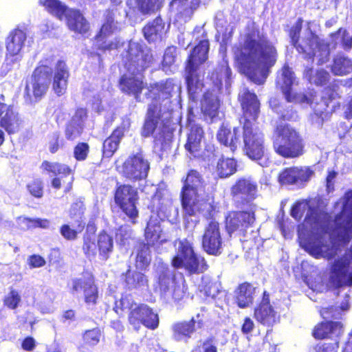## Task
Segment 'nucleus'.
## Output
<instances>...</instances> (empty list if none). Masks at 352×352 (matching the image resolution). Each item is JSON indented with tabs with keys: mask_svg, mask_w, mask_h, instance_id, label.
Instances as JSON below:
<instances>
[{
	"mask_svg": "<svg viewBox=\"0 0 352 352\" xmlns=\"http://www.w3.org/2000/svg\"><path fill=\"white\" fill-rule=\"evenodd\" d=\"M176 56V47H167L166 50H165L162 63V67L163 71H164L168 74L174 73L177 69V67L175 64Z\"/></svg>",
	"mask_w": 352,
	"mask_h": 352,
	"instance_id": "obj_45",
	"label": "nucleus"
},
{
	"mask_svg": "<svg viewBox=\"0 0 352 352\" xmlns=\"http://www.w3.org/2000/svg\"><path fill=\"white\" fill-rule=\"evenodd\" d=\"M40 3L47 12L60 20L65 19L71 10L59 0H40Z\"/></svg>",
	"mask_w": 352,
	"mask_h": 352,
	"instance_id": "obj_40",
	"label": "nucleus"
},
{
	"mask_svg": "<svg viewBox=\"0 0 352 352\" xmlns=\"http://www.w3.org/2000/svg\"><path fill=\"white\" fill-rule=\"evenodd\" d=\"M122 310L128 311V320L133 328L138 331L142 326L155 329L158 327L157 314L146 305L135 303L131 297L124 296L119 302ZM118 307V305H116Z\"/></svg>",
	"mask_w": 352,
	"mask_h": 352,
	"instance_id": "obj_8",
	"label": "nucleus"
},
{
	"mask_svg": "<svg viewBox=\"0 0 352 352\" xmlns=\"http://www.w3.org/2000/svg\"><path fill=\"white\" fill-rule=\"evenodd\" d=\"M318 108H314V113L311 116V120L314 124L319 127L322 125V123L325 119L327 118L328 113L324 111V106L328 107V104L321 103L318 104Z\"/></svg>",
	"mask_w": 352,
	"mask_h": 352,
	"instance_id": "obj_54",
	"label": "nucleus"
},
{
	"mask_svg": "<svg viewBox=\"0 0 352 352\" xmlns=\"http://www.w3.org/2000/svg\"><path fill=\"white\" fill-rule=\"evenodd\" d=\"M336 44L341 43L344 49L349 50L352 46V33L345 30L340 29L336 33L332 35Z\"/></svg>",
	"mask_w": 352,
	"mask_h": 352,
	"instance_id": "obj_50",
	"label": "nucleus"
},
{
	"mask_svg": "<svg viewBox=\"0 0 352 352\" xmlns=\"http://www.w3.org/2000/svg\"><path fill=\"white\" fill-rule=\"evenodd\" d=\"M60 233L67 240H74L77 236V231L72 229L68 225H64L61 227Z\"/></svg>",
	"mask_w": 352,
	"mask_h": 352,
	"instance_id": "obj_64",
	"label": "nucleus"
},
{
	"mask_svg": "<svg viewBox=\"0 0 352 352\" xmlns=\"http://www.w3.org/2000/svg\"><path fill=\"white\" fill-rule=\"evenodd\" d=\"M113 239L105 232H102L98 237V248L99 250V256L101 260L106 261L109 258V254L113 250Z\"/></svg>",
	"mask_w": 352,
	"mask_h": 352,
	"instance_id": "obj_43",
	"label": "nucleus"
},
{
	"mask_svg": "<svg viewBox=\"0 0 352 352\" xmlns=\"http://www.w3.org/2000/svg\"><path fill=\"white\" fill-rule=\"evenodd\" d=\"M219 101L213 92L208 91L201 101V111L205 120L212 122L219 114Z\"/></svg>",
	"mask_w": 352,
	"mask_h": 352,
	"instance_id": "obj_33",
	"label": "nucleus"
},
{
	"mask_svg": "<svg viewBox=\"0 0 352 352\" xmlns=\"http://www.w3.org/2000/svg\"><path fill=\"white\" fill-rule=\"evenodd\" d=\"M203 136L204 131L200 126L196 124L191 126L185 148L194 157L197 156L201 148Z\"/></svg>",
	"mask_w": 352,
	"mask_h": 352,
	"instance_id": "obj_35",
	"label": "nucleus"
},
{
	"mask_svg": "<svg viewBox=\"0 0 352 352\" xmlns=\"http://www.w3.org/2000/svg\"><path fill=\"white\" fill-rule=\"evenodd\" d=\"M41 168L54 175H62L65 177L72 173V170L68 166L58 162L44 161L41 164Z\"/></svg>",
	"mask_w": 352,
	"mask_h": 352,
	"instance_id": "obj_47",
	"label": "nucleus"
},
{
	"mask_svg": "<svg viewBox=\"0 0 352 352\" xmlns=\"http://www.w3.org/2000/svg\"><path fill=\"white\" fill-rule=\"evenodd\" d=\"M219 54L221 55L222 61L212 74V80L215 86L220 89L223 83L228 87L230 85V78L231 76V69L228 66V60L226 58V50L223 46L219 49Z\"/></svg>",
	"mask_w": 352,
	"mask_h": 352,
	"instance_id": "obj_27",
	"label": "nucleus"
},
{
	"mask_svg": "<svg viewBox=\"0 0 352 352\" xmlns=\"http://www.w3.org/2000/svg\"><path fill=\"white\" fill-rule=\"evenodd\" d=\"M304 77L311 84L322 85L329 80V74L324 69L314 71L312 68H306L304 72Z\"/></svg>",
	"mask_w": 352,
	"mask_h": 352,
	"instance_id": "obj_44",
	"label": "nucleus"
},
{
	"mask_svg": "<svg viewBox=\"0 0 352 352\" xmlns=\"http://www.w3.org/2000/svg\"><path fill=\"white\" fill-rule=\"evenodd\" d=\"M270 105L273 111L277 113L281 118L284 120H292L296 117V113L292 110L291 106L284 107L283 104L280 103L278 100L274 98L270 100Z\"/></svg>",
	"mask_w": 352,
	"mask_h": 352,
	"instance_id": "obj_48",
	"label": "nucleus"
},
{
	"mask_svg": "<svg viewBox=\"0 0 352 352\" xmlns=\"http://www.w3.org/2000/svg\"><path fill=\"white\" fill-rule=\"evenodd\" d=\"M52 69L47 65L38 66L34 71L31 81L26 85L25 97L29 102L40 100L47 92Z\"/></svg>",
	"mask_w": 352,
	"mask_h": 352,
	"instance_id": "obj_13",
	"label": "nucleus"
},
{
	"mask_svg": "<svg viewBox=\"0 0 352 352\" xmlns=\"http://www.w3.org/2000/svg\"><path fill=\"white\" fill-rule=\"evenodd\" d=\"M342 331V325L338 322H326L317 325L313 336L318 339H322L329 336H338Z\"/></svg>",
	"mask_w": 352,
	"mask_h": 352,
	"instance_id": "obj_36",
	"label": "nucleus"
},
{
	"mask_svg": "<svg viewBox=\"0 0 352 352\" xmlns=\"http://www.w3.org/2000/svg\"><path fill=\"white\" fill-rule=\"evenodd\" d=\"M138 199V191L130 185L120 186L115 193L116 203L131 219L138 217L136 204Z\"/></svg>",
	"mask_w": 352,
	"mask_h": 352,
	"instance_id": "obj_16",
	"label": "nucleus"
},
{
	"mask_svg": "<svg viewBox=\"0 0 352 352\" xmlns=\"http://www.w3.org/2000/svg\"><path fill=\"white\" fill-rule=\"evenodd\" d=\"M150 164L142 153L130 156L124 163L122 173L131 181H140L146 178Z\"/></svg>",
	"mask_w": 352,
	"mask_h": 352,
	"instance_id": "obj_17",
	"label": "nucleus"
},
{
	"mask_svg": "<svg viewBox=\"0 0 352 352\" xmlns=\"http://www.w3.org/2000/svg\"><path fill=\"white\" fill-rule=\"evenodd\" d=\"M129 125L128 120L123 122L122 125L115 129L111 136L104 140L103 143L104 156L110 157L117 151L120 140Z\"/></svg>",
	"mask_w": 352,
	"mask_h": 352,
	"instance_id": "obj_29",
	"label": "nucleus"
},
{
	"mask_svg": "<svg viewBox=\"0 0 352 352\" xmlns=\"http://www.w3.org/2000/svg\"><path fill=\"white\" fill-rule=\"evenodd\" d=\"M173 336L177 340L188 338L195 331V320L192 319L188 322H182L173 326Z\"/></svg>",
	"mask_w": 352,
	"mask_h": 352,
	"instance_id": "obj_41",
	"label": "nucleus"
},
{
	"mask_svg": "<svg viewBox=\"0 0 352 352\" xmlns=\"http://www.w3.org/2000/svg\"><path fill=\"white\" fill-rule=\"evenodd\" d=\"M157 280L161 296L167 302L179 301L185 294L184 280H176L173 272L164 265L157 267Z\"/></svg>",
	"mask_w": 352,
	"mask_h": 352,
	"instance_id": "obj_11",
	"label": "nucleus"
},
{
	"mask_svg": "<svg viewBox=\"0 0 352 352\" xmlns=\"http://www.w3.org/2000/svg\"><path fill=\"white\" fill-rule=\"evenodd\" d=\"M314 201L302 200L292 209L291 214L297 220L305 214L303 227L310 230L307 236L299 232L300 245L314 258L330 260L338 254L341 243L352 238V191L336 204V208L342 209V212L333 222H330L327 214L314 209Z\"/></svg>",
	"mask_w": 352,
	"mask_h": 352,
	"instance_id": "obj_1",
	"label": "nucleus"
},
{
	"mask_svg": "<svg viewBox=\"0 0 352 352\" xmlns=\"http://www.w3.org/2000/svg\"><path fill=\"white\" fill-rule=\"evenodd\" d=\"M89 152V146L86 143H80L74 148V157L77 160H85Z\"/></svg>",
	"mask_w": 352,
	"mask_h": 352,
	"instance_id": "obj_58",
	"label": "nucleus"
},
{
	"mask_svg": "<svg viewBox=\"0 0 352 352\" xmlns=\"http://www.w3.org/2000/svg\"><path fill=\"white\" fill-rule=\"evenodd\" d=\"M179 89V87L175 85L172 80L155 83L148 87L151 97H153V100L148 109L142 135L148 137L153 135L155 148L162 144V139H169V134L165 137L167 129L164 126V123L170 118V111L173 110L169 100L173 96L171 93L174 91L177 93Z\"/></svg>",
	"mask_w": 352,
	"mask_h": 352,
	"instance_id": "obj_3",
	"label": "nucleus"
},
{
	"mask_svg": "<svg viewBox=\"0 0 352 352\" xmlns=\"http://www.w3.org/2000/svg\"><path fill=\"white\" fill-rule=\"evenodd\" d=\"M145 239L147 245L153 246L165 243L168 239L162 232L160 220L151 216L145 229Z\"/></svg>",
	"mask_w": 352,
	"mask_h": 352,
	"instance_id": "obj_24",
	"label": "nucleus"
},
{
	"mask_svg": "<svg viewBox=\"0 0 352 352\" xmlns=\"http://www.w3.org/2000/svg\"><path fill=\"white\" fill-rule=\"evenodd\" d=\"M182 204L186 214L195 215L197 212L206 214L212 206L205 200V182L196 170H190L185 180L182 192Z\"/></svg>",
	"mask_w": 352,
	"mask_h": 352,
	"instance_id": "obj_6",
	"label": "nucleus"
},
{
	"mask_svg": "<svg viewBox=\"0 0 352 352\" xmlns=\"http://www.w3.org/2000/svg\"><path fill=\"white\" fill-rule=\"evenodd\" d=\"M236 163L233 158L220 159L217 163V171L221 177H227L235 173Z\"/></svg>",
	"mask_w": 352,
	"mask_h": 352,
	"instance_id": "obj_46",
	"label": "nucleus"
},
{
	"mask_svg": "<svg viewBox=\"0 0 352 352\" xmlns=\"http://www.w3.org/2000/svg\"><path fill=\"white\" fill-rule=\"evenodd\" d=\"M126 16L125 13L121 15L118 8L108 11L105 16L104 23L101 27L99 34L97 36L98 41H102L119 31L122 27V22Z\"/></svg>",
	"mask_w": 352,
	"mask_h": 352,
	"instance_id": "obj_19",
	"label": "nucleus"
},
{
	"mask_svg": "<svg viewBox=\"0 0 352 352\" xmlns=\"http://www.w3.org/2000/svg\"><path fill=\"white\" fill-rule=\"evenodd\" d=\"M87 118V111L85 109H78L72 116L70 122L83 127L84 122Z\"/></svg>",
	"mask_w": 352,
	"mask_h": 352,
	"instance_id": "obj_60",
	"label": "nucleus"
},
{
	"mask_svg": "<svg viewBox=\"0 0 352 352\" xmlns=\"http://www.w3.org/2000/svg\"><path fill=\"white\" fill-rule=\"evenodd\" d=\"M217 352L216 342L213 339H207L204 341L201 344V349L197 352ZM192 352H197L196 350L192 351Z\"/></svg>",
	"mask_w": 352,
	"mask_h": 352,
	"instance_id": "obj_63",
	"label": "nucleus"
},
{
	"mask_svg": "<svg viewBox=\"0 0 352 352\" xmlns=\"http://www.w3.org/2000/svg\"><path fill=\"white\" fill-rule=\"evenodd\" d=\"M296 83V78L294 72L288 67L285 65L280 74L278 76L277 85L280 89L286 100L288 102H294L299 104H311L314 98L312 96H308L304 94H297L292 91L291 87Z\"/></svg>",
	"mask_w": 352,
	"mask_h": 352,
	"instance_id": "obj_15",
	"label": "nucleus"
},
{
	"mask_svg": "<svg viewBox=\"0 0 352 352\" xmlns=\"http://www.w3.org/2000/svg\"><path fill=\"white\" fill-rule=\"evenodd\" d=\"M144 87L142 78L140 74L129 72L124 74L120 80V89L129 94H133L135 98H138V95Z\"/></svg>",
	"mask_w": 352,
	"mask_h": 352,
	"instance_id": "obj_23",
	"label": "nucleus"
},
{
	"mask_svg": "<svg viewBox=\"0 0 352 352\" xmlns=\"http://www.w3.org/2000/svg\"><path fill=\"white\" fill-rule=\"evenodd\" d=\"M26 38V34L21 30L16 29L10 32L6 39V64L18 60V56L24 46Z\"/></svg>",
	"mask_w": 352,
	"mask_h": 352,
	"instance_id": "obj_21",
	"label": "nucleus"
},
{
	"mask_svg": "<svg viewBox=\"0 0 352 352\" xmlns=\"http://www.w3.org/2000/svg\"><path fill=\"white\" fill-rule=\"evenodd\" d=\"M255 294V287L249 283H243L236 291V300L241 308H245L253 302Z\"/></svg>",
	"mask_w": 352,
	"mask_h": 352,
	"instance_id": "obj_38",
	"label": "nucleus"
},
{
	"mask_svg": "<svg viewBox=\"0 0 352 352\" xmlns=\"http://www.w3.org/2000/svg\"><path fill=\"white\" fill-rule=\"evenodd\" d=\"M65 20L69 29L76 33L85 34L89 30V23L78 10L71 9Z\"/></svg>",
	"mask_w": 352,
	"mask_h": 352,
	"instance_id": "obj_34",
	"label": "nucleus"
},
{
	"mask_svg": "<svg viewBox=\"0 0 352 352\" xmlns=\"http://www.w3.org/2000/svg\"><path fill=\"white\" fill-rule=\"evenodd\" d=\"M153 207L158 212H162L164 216L170 215L173 209L171 199L167 192L158 190L152 198Z\"/></svg>",
	"mask_w": 352,
	"mask_h": 352,
	"instance_id": "obj_39",
	"label": "nucleus"
},
{
	"mask_svg": "<svg viewBox=\"0 0 352 352\" xmlns=\"http://www.w3.org/2000/svg\"><path fill=\"white\" fill-rule=\"evenodd\" d=\"M231 191L235 199H241L248 201L254 198L256 185L250 179H241L232 187Z\"/></svg>",
	"mask_w": 352,
	"mask_h": 352,
	"instance_id": "obj_30",
	"label": "nucleus"
},
{
	"mask_svg": "<svg viewBox=\"0 0 352 352\" xmlns=\"http://www.w3.org/2000/svg\"><path fill=\"white\" fill-rule=\"evenodd\" d=\"M254 317L258 322L268 326L274 324L277 320V314L265 298V293L262 302L254 310Z\"/></svg>",
	"mask_w": 352,
	"mask_h": 352,
	"instance_id": "obj_31",
	"label": "nucleus"
},
{
	"mask_svg": "<svg viewBox=\"0 0 352 352\" xmlns=\"http://www.w3.org/2000/svg\"><path fill=\"white\" fill-rule=\"evenodd\" d=\"M151 261L150 250L148 245L144 244L141 245L136 257V266L140 269L146 267Z\"/></svg>",
	"mask_w": 352,
	"mask_h": 352,
	"instance_id": "obj_51",
	"label": "nucleus"
},
{
	"mask_svg": "<svg viewBox=\"0 0 352 352\" xmlns=\"http://www.w3.org/2000/svg\"><path fill=\"white\" fill-rule=\"evenodd\" d=\"M73 289L76 292L83 289L86 303L94 305L98 297V288L94 284V278L89 275L74 281Z\"/></svg>",
	"mask_w": 352,
	"mask_h": 352,
	"instance_id": "obj_25",
	"label": "nucleus"
},
{
	"mask_svg": "<svg viewBox=\"0 0 352 352\" xmlns=\"http://www.w3.org/2000/svg\"><path fill=\"white\" fill-rule=\"evenodd\" d=\"M30 194L37 198L43 196V186L41 181L35 180L28 186Z\"/></svg>",
	"mask_w": 352,
	"mask_h": 352,
	"instance_id": "obj_59",
	"label": "nucleus"
},
{
	"mask_svg": "<svg viewBox=\"0 0 352 352\" xmlns=\"http://www.w3.org/2000/svg\"><path fill=\"white\" fill-rule=\"evenodd\" d=\"M239 98L243 110L244 122L243 126V137L244 151L246 155L262 167H268L270 160L264 146L263 133L253 128V121H255L259 113L260 103L257 96L250 92L246 88H243L239 94Z\"/></svg>",
	"mask_w": 352,
	"mask_h": 352,
	"instance_id": "obj_4",
	"label": "nucleus"
},
{
	"mask_svg": "<svg viewBox=\"0 0 352 352\" xmlns=\"http://www.w3.org/2000/svg\"><path fill=\"white\" fill-rule=\"evenodd\" d=\"M82 129L83 127L80 125H76L69 122L66 127L65 135L69 140H74L80 136Z\"/></svg>",
	"mask_w": 352,
	"mask_h": 352,
	"instance_id": "obj_57",
	"label": "nucleus"
},
{
	"mask_svg": "<svg viewBox=\"0 0 352 352\" xmlns=\"http://www.w3.org/2000/svg\"><path fill=\"white\" fill-rule=\"evenodd\" d=\"M100 338V331L98 329L88 330L83 334L84 343L88 346L96 345Z\"/></svg>",
	"mask_w": 352,
	"mask_h": 352,
	"instance_id": "obj_55",
	"label": "nucleus"
},
{
	"mask_svg": "<svg viewBox=\"0 0 352 352\" xmlns=\"http://www.w3.org/2000/svg\"><path fill=\"white\" fill-rule=\"evenodd\" d=\"M125 280L129 288L144 286L147 283V279L143 274L130 270L126 272Z\"/></svg>",
	"mask_w": 352,
	"mask_h": 352,
	"instance_id": "obj_49",
	"label": "nucleus"
},
{
	"mask_svg": "<svg viewBox=\"0 0 352 352\" xmlns=\"http://www.w3.org/2000/svg\"><path fill=\"white\" fill-rule=\"evenodd\" d=\"M329 284L333 287L352 285V247L344 257L333 262L331 267Z\"/></svg>",
	"mask_w": 352,
	"mask_h": 352,
	"instance_id": "obj_14",
	"label": "nucleus"
},
{
	"mask_svg": "<svg viewBox=\"0 0 352 352\" xmlns=\"http://www.w3.org/2000/svg\"><path fill=\"white\" fill-rule=\"evenodd\" d=\"M202 245L204 250L210 254L217 255L222 250V239L219 223L211 220L205 229Z\"/></svg>",
	"mask_w": 352,
	"mask_h": 352,
	"instance_id": "obj_18",
	"label": "nucleus"
},
{
	"mask_svg": "<svg viewBox=\"0 0 352 352\" xmlns=\"http://www.w3.org/2000/svg\"><path fill=\"white\" fill-rule=\"evenodd\" d=\"M302 21L298 19L291 29L290 37L292 44L297 51L303 55L304 58L313 60L315 57L318 64H323L329 59V49L327 43L321 41L314 33V23L308 22L300 35Z\"/></svg>",
	"mask_w": 352,
	"mask_h": 352,
	"instance_id": "obj_5",
	"label": "nucleus"
},
{
	"mask_svg": "<svg viewBox=\"0 0 352 352\" xmlns=\"http://www.w3.org/2000/svg\"><path fill=\"white\" fill-rule=\"evenodd\" d=\"M0 125L8 133H16L21 126L18 113L11 106L0 103Z\"/></svg>",
	"mask_w": 352,
	"mask_h": 352,
	"instance_id": "obj_22",
	"label": "nucleus"
},
{
	"mask_svg": "<svg viewBox=\"0 0 352 352\" xmlns=\"http://www.w3.org/2000/svg\"><path fill=\"white\" fill-rule=\"evenodd\" d=\"M243 127H235L232 131L230 128L222 126L218 131L217 139L225 146L234 151L241 145V134Z\"/></svg>",
	"mask_w": 352,
	"mask_h": 352,
	"instance_id": "obj_26",
	"label": "nucleus"
},
{
	"mask_svg": "<svg viewBox=\"0 0 352 352\" xmlns=\"http://www.w3.org/2000/svg\"><path fill=\"white\" fill-rule=\"evenodd\" d=\"M21 301V298L19 293L12 289L10 292L5 296L3 299V304L7 307L14 309H16Z\"/></svg>",
	"mask_w": 352,
	"mask_h": 352,
	"instance_id": "obj_52",
	"label": "nucleus"
},
{
	"mask_svg": "<svg viewBox=\"0 0 352 352\" xmlns=\"http://www.w3.org/2000/svg\"><path fill=\"white\" fill-rule=\"evenodd\" d=\"M131 236V230L128 226H122L116 234V241L122 245H125Z\"/></svg>",
	"mask_w": 352,
	"mask_h": 352,
	"instance_id": "obj_56",
	"label": "nucleus"
},
{
	"mask_svg": "<svg viewBox=\"0 0 352 352\" xmlns=\"http://www.w3.org/2000/svg\"><path fill=\"white\" fill-rule=\"evenodd\" d=\"M331 71L337 76L346 75L352 72V60L348 57L338 55L333 60Z\"/></svg>",
	"mask_w": 352,
	"mask_h": 352,
	"instance_id": "obj_42",
	"label": "nucleus"
},
{
	"mask_svg": "<svg viewBox=\"0 0 352 352\" xmlns=\"http://www.w3.org/2000/svg\"><path fill=\"white\" fill-rule=\"evenodd\" d=\"M312 172L307 168H290L283 171L279 175V182L283 184H292L298 181L305 182L309 179Z\"/></svg>",
	"mask_w": 352,
	"mask_h": 352,
	"instance_id": "obj_32",
	"label": "nucleus"
},
{
	"mask_svg": "<svg viewBox=\"0 0 352 352\" xmlns=\"http://www.w3.org/2000/svg\"><path fill=\"white\" fill-rule=\"evenodd\" d=\"M153 55L151 50L138 42L130 41L123 55V62L127 71L140 74L151 65Z\"/></svg>",
	"mask_w": 352,
	"mask_h": 352,
	"instance_id": "obj_12",
	"label": "nucleus"
},
{
	"mask_svg": "<svg viewBox=\"0 0 352 352\" xmlns=\"http://www.w3.org/2000/svg\"><path fill=\"white\" fill-rule=\"evenodd\" d=\"M176 255L172 260L175 268H184L190 273L201 272L206 270V263L201 256H197L191 243L186 239L175 241Z\"/></svg>",
	"mask_w": 352,
	"mask_h": 352,
	"instance_id": "obj_10",
	"label": "nucleus"
},
{
	"mask_svg": "<svg viewBox=\"0 0 352 352\" xmlns=\"http://www.w3.org/2000/svg\"><path fill=\"white\" fill-rule=\"evenodd\" d=\"M254 221L253 212H231L226 217V229L231 234L243 232Z\"/></svg>",
	"mask_w": 352,
	"mask_h": 352,
	"instance_id": "obj_20",
	"label": "nucleus"
},
{
	"mask_svg": "<svg viewBox=\"0 0 352 352\" xmlns=\"http://www.w3.org/2000/svg\"><path fill=\"white\" fill-rule=\"evenodd\" d=\"M234 54L240 72L258 85L265 82L269 69L277 59V51L272 42L255 29L245 35Z\"/></svg>",
	"mask_w": 352,
	"mask_h": 352,
	"instance_id": "obj_2",
	"label": "nucleus"
},
{
	"mask_svg": "<svg viewBox=\"0 0 352 352\" xmlns=\"http://www.w3.org/2000/svg\"><path fill=\"white\" fill-rule=\"evenodd\" d=\"M145 38L148 42H155L160 40L165 33L164 23L160 17H157L152 22L148 23L143 29Z\"/></svg>",
	"mask_w": 352,
	"mask_h": 352,
	"instance_id": "obj_37",
	"label": "nucleus"
},
{
	"mask_svg": "<svg viewBox=\"0 0 352 352\" xmlns=\"http://www.w3.org/2000/svg\"><path fill=\"white\" fill-rule=\"evenodd\" d=\"M275 151L285 157H296L302 153L301 139L296 131L286 123H280L274 131Z\"/></svg>",
	"mask_w": 352,
	"mask_h": 352,
	"instance_id": "obj_9",
	"label": "nucleus"
},
{
	"mask_svg": "<svg viewBox=\"0 0 352 352\" xmlns=\"http://www.w3.org/2000/svg\"><path fill=\"white\" fill-rule=\"evenodd\" d=\"M83 250L85 253L87 255V256L90 258L94 257L96 254V245L94 241H91L88 237L85 239Z\"/></svg>",
	"mask_w": 352,
	"mask_h": 352,
	"instance_id": "obj_62",
	"label": "nucleus"
},
{
	"mask_svg": "<svg viewBox=\"0 0 352 352\" xmlns=\"http://www.w3.org/2000/svg\"><path fill=\"white\" fill-rule=\"evenodd\" d=\"M137 7L143 14L154 11L160 6V0H135Z\"/></svg>",
	"mask_w": 352,
	"mask_h": 352,
	"instance_id": "obj_53",
	"label": "nucleus"
},
{
	"mask_svg": "<svg viewBox=\"0 0 352 352\" xmlns=\"http://www.w3.org/2000/svg\"><path fill=\"white\" fill-rule=\"evenodd\" d=\"M27 263L29 267L32 269L44 266L46 263V261L41 256L38 254H33L28 258Z\"/></svg>",
	"mask_w": 352,
	"mask_h": 352,
	"instance_id": "obj_61",
	"label": "nucleus"
},
{
	"mask_svg": "<svg viewBox=\"0 0 352 352\" xmlns=\"http://www.w3.org/2000/svg\"><path fill=\"white\" fill-rule=\"evenodd\" d=\"M69 71L63 61H58L54 71L52 89L58 96L64 95L67 89Z\"/></svg>",
	"mask_w": 352,
	"mask_h": 352,
	"instance_id": "obj_28",
	"label": "nucleus"
},
{
	"mask_svg": "<svg viewBox=\"0 0 352 352\" xmlns=\"http://www.w3.org/2000/svg\"><path fill=\"white\" fill-rule=\"evenodd\" d=\"M209 42L204 39L193 49L186 67V83L190 97L193 100L202 89L201 65L208 59Z\"/></svg>",
	"mask_w": 352,
	"mask_h": 352,
	"instance_id": "obj_7",
	"label": "nucleus"
}]
</instances>
